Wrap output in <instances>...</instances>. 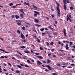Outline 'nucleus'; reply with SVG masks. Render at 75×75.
I'll use <instances>...</instances> for the list:
<instances>
[{"label":"nucleus","mask_w":75,"mask_h":75,"mask_svg":"<svg viewBox=\"0 0 75 75\" xmlns=\"http://www.w3.org/2000/svg\"><path fill=\"white\" fill-rule=\"evenodd\" d=\"M32 6L33 8H36V9H38V8H37V7L36 6H35L33 5Z\"/></svg>","instance_id":"4be33fe9"},{"label":"nucleus","mask_w":75,"mask_h":75,"mask_svg":"<svg viewBox=\"0 0 75 75\" xmlns=\"http://www.w3.org/2000/svg\"><path fill=\"white\" fill-rule=\"evenodd\" d=\"M15 17H16V16L14 15H13L11 16V18H15Z\"/></svg>","instance_id":"b1692460"},{"label":"nucleus","mask_w":75,"mask_h":75,"mask_svg":"<svg viewBox=\"0 0 75 75\" xmlns=\"http://www.w3.org/2000/svg\"><path fill=\"white\" fill-rule=\"evenodd\" d=\"M15 17H16V19H18V18H20V16L18 15H16Z\"/></svg>","instance_id":"dca6fc26"},{"label":"nucleus","mask_w":75,"mask_h":75,"mask_svg":"<svg viewBox=\"0 0 75 75\" xmlns=\"http://www.w3.org/2000/svg\"><path fill=\"white\" fill-rule=\"evenodd\" d=\"M36 26H37V27H41V25L38 24H36Z\"/></svg>","instance_id":"72a5a7b5"},{"label":"nucleus","mask_w":75,"mask_h":75,"mask_svg":"<svg viewBox=\"0 0 75 75\" xmlns=\"http://www.w3.org/2000/svg\"><path fill=\"white\" fill-rule=\"evenodd\" d=\"M16 32L18 33H19V34H20V31L18 30H17Z\"/></svg>","instance_id":"7c9ffc66"},{"label":"nucleus","mask_w":75,"mask_h":75,"mask_svg":"<svg viewBox=\"0 0 75 75\" xmlns=\"http://www.w3.org/2000/svg\"><path fill=\"white\" fill-rule=\"evenodd\" d=\"M63 33L64 34V36H66V30H65V29H64L63 30Z\"/></svg>","instance_id":"f3484780"},{"label":"nucleus","mask_w":75,"mask_h":75,"mask_svg":"<svg viewBox=\"0 0 75 75\" xmlns=\"http://www.w3.org/2000/svg\"><path fill=\"white\" fill-rule=\"evenodd\" d=\"M52 54H48V55L49 57H50V55H52Z\"/></svg>","instance_id":"3c124183"},{"label":"nucleus","mask_w":75,"mask_h":75,"mask_svg":"<svg viewBox=\"0 0 75 75\" xmlns=\"http://www.w3.org/2000/svg\"><path fill=\"white\" fill-rule=\"evenodd\" d=\"M56 4L57 5V6H59V3H58V2H56Z\"/></svg>","instance_id":"de8ad7c7"},{"label":"nucleus","mask_w":75,"mask_h":75,"mask_svg":"<svg viewBox=\"0 0 75 75\" xmlns=\"http://www.w3.org/2000/svg\"><path fill=\"white\" fill-rule=\"evenodd\" d=\"M42 35H45L46 34L45 33H42Z\"/></svg>","instance_id":"052dcab7"},{"label":"nucleus","mask_w":75,"mask_h":75,"mask_svg":"<svg viewBox=\"0 0 75 75\" xmlns=\"http://www.w3.org/2000/svg\"><path fill=\"white\" fill-rule=\"evenodd\" d=\"M12 41L13 42H16V41H16V40H13Z\"/></svg>","instance_id":"338daca9"},{"label":"nucleus","mask_w":75,"mask_h":75,"mask_svg":"<svg viewBox=\"0 0 75 75\" xmlns=\"http://www.w3.org/2000/svg\"><path fill=\"white\" fill-rule=\"evenodd\" d=\"M16 24L17 25H21V23H17Z\"/></svg>","instance_id":"bb28decb"},{"label":"nucleus","mask_w":75,"mask_h":75,"mask_svg":"<svg viewBox=\"0 0 75 75\" xmlns=\"http://www.w3.org/2000/svg\"><path fill=\"white\" fill-rule=\"evenodd\" d=\"M25 23L26 24H28V25H30V23L27 22H25Z\"/></svg>","instance_id":"13d9d810"},{"label":"nucleus","mask_w":75,"mask_h":75,"mask_svg":"<svg viewBox=\"0 0 75 75\" xmlns=\"http://www.w3.org/2000/svg\"><path fill=\"white\" fill-rule=\"evenodd\" d=\"M24 52L25 53H26V54H29V53H30V52L28 51H25Z\"/></svg>","instance_id":"412c9836"},{"label":"nucleus","mask_w":75,"mask_h":75,"mask_svg":"<svg viewBox=\"0 0 75 75\" xmlns=\"http://www.w3.org/2000/svg\"><path fill=\"white\" fill-rule=\"evenodd\" d=\"M45 66L48 68V69H49L50 71H51V67L50 66L47 65H45Z\"/></svg>","instance_id":"0eeeda50"},{"label":"nucleus","mask_w":75,"mask_h":75,"mask_svg":"<svg viewBox=\"0 0 75 75\" xmlns=\"http://www.w3.org/2000/svg\"><path fill=\"white\" fill-rule=\"evenodd\" d=\"M20 48H22V49H24L25 48H26V47H25L24 46H21L20 47Z\"/></svg>","instance_id":"aec40b11"},{"label":"nucleus","mask_w":75,"mask_h":75,"mask_svg":"<svg viewBox=\"0 0 75 75\" xmlns=\"http://www.w3.org/2000/svg\"><path fill=\"white\" fill-rule=\"evenodd\" d=\"M70 10H73V6H71L70 8Z\"/></svg>","instance_id":"ea45409f"},{"label":"nucleus","mask_w":75,"mask_h":75,"mask_svg":"<svg viewBox=\"0 0 75 75\" xmlns=\"http://www.w3.org/2000/svg\"><path fill=\"white\" fill-rule=\"evenodd\" d=\"M57 66H61V64H60L59 63H57Z\"/></svg>","instance_id":"a18cd8bd"},{"label":"nucleus","mask_w":75,"mask_h":75,"mask_svg":"<svg viewBox=\"0 0 75 75\" xmlns=\"http://www.w3.org/2000/svg\"><path fill=\"white\" fill-rule=\"evenodd\" d=\"M22 41L23 42H26V41L25 40H22Z\"/></svg>","instance_id":"4c0bfd02"},{"label":"nucleus","mask_w":75,"mask_h":75,"mask_svg":"<svg viewBox=\"0 0 75 75\" xmlns=\"http://www.w3.org/2000/svg\"><path fill=\"white\" fill-rule=\"evenodd\" d=\"M16 6H14L12 7V8H16Z\"/></svg>","instance_id":"603ef678"},{"label":"nucleus","mask_w":75,"mask_h":75,"mask_svg":"<svg viewBox=\"0 0 75 75\" xmlns=\"http://www.w3.org/2000/svg\"><path fill=\"white\" fill-rule=\"evenodd\" d=\"M19 11L21 12L22 13H24V11L23 10V9H19Z\"/></svg>","instance_id":"2eb2a0df"},{"label":"nucleus","mask_w":75,"mask_h":75,"mask_svg":"<svg viewBox=\"0 0 75 75\" xmlns=\"http://www.w3.org/2000/svg\"><path fill=\"white\" fill-rule=\"evenodd\" d=\"M69 17H67V21H68V20L69 19Z\"/></svg>","instance_id":"a19ab883"},{"label":"nucleus","mask_w":75,"mask_h":75,"mask_svg":"<svg viewBox=\"0 0 75 75\" xmlns=\"http://www.w3.org/2000/svg\"><path fill=\"white\" fill-rule=\"evenodd\" d=\"M34 13H35L34 14V17H36L37 16V14H38L39 15L40 14V13L38 12H37L36 11H34Z\"/></svg>","instance_id":"7ed1b4c3"},{"label":"nucleus","mask_w":75,"mask_h":75,"mask_svg":"<svg viewBox=\"0 0 75 75\" xmlns=\"http://www.w3.org/2000/svg\"><path fill=\"white\" fill-rule=\"evenodd\" d=\"M37 57L39 59H43V57L40 56H38Z\"/></svg>","instance_id":"f8f14e48"},{"label":"nucleus","mask_w":75,"mask_h":75,"mask_svg":"<svg viewBox=\"0 0 75 75\" xmlns=\"http://www.w3.org/2000/svg\"><path fill=\"white\" fill-rule=\"evenodd\" d=\"M8 65H10V66H12V65H11V64H10V63H8Z\"/></svg>","instance_id":"864d4df0"},{"label":"nucleus","mask_w":75,"mask_h":75,"mask_svg":"<svg viewBox=\"0 0 75 75\" xmlns=\"http://www.w3.org/2000/svg\"><path fill=\"white\" fill-rule=\"evenodd\" d=\"M59 51H61V52H62L63 51H64L62 50H59Z\"/></svg>","instance_id":"774afa93"},{"label":"nucleus","mask_w":75,"mask_h":75,"mask_svg":"<svg viewBox=\"0 0 75 75\" xmlns=\"http://www.w3.org/2000/svg\"><path fill=\"white\" fill-rule=\"evenodd\" d=\"M16 73H17V74H19V73L20 72V71L18 70H16Z\"/></svg>","instance_id":"a878e982"},{"label":"nucleus","mask_w":75,"mask_h":75,"mask_svg":"<svg viewBox=\"0 0 75 75\" xmlns=\"http://www.w3.org/2000/svg\"><path fill=\"white\" fill-rule=\"evenodd\" d=\"M35 55H40V54H39V53H37V52H36L35 53Z\"/></svg>","instance_id":"37998d69"},{"label":"nucleus","mask_w":75,"mask_h":75,"mask_svg":"<svg viewBox=\"0 0 75 75\" xmlns=\"http://www.w3.org/2000/svg\"><path fill=\"white\" fill-rule=\"evenodd\" d=\"M46 43L47 44V45H48V46L50 45H49V44H50V43L48 42H46Z\"/></svg>","instance_id":"e433bc0d"},{"label":"nucleus","mask_w":75,"mask_h":75,"mask_svg":"<svg viewBox=\"0 0 75 75\" xmlns=\"http://www.w3.org/2000/svg\"><path fill=\"white\" fill-rule=\"evenodd\" d=\"M30 51L32 53H33V54H34V52H33V50H30Z\"/></svg>","instance_id":"e2e57ef3"},{"label":"nucleus","mask_w":75,"mask_h":75,"mask_svg":"<svg viewBox=\"0 0 75 75\" xmlns=\"http://www.w3.org/2000/svg\"><path fill=\"white\" fill-rule=\"evenodd\" d=\"M52 75H57V74L55 73H53L52 74Z\"/></svg>","instance_id":"49530a36"},{"label":"nucleus","mask_w":75,"mask_h":75,"mask_svg":"<svg viewBox=\"0 0 75 75\" xmlns=\"http://www.w3.org/2000/svg\"><path fill=\"white\" fill-rule=\"evenodd\" d=\"M17 53H18V54H20V55H22V54H21V53L20 52H19L18 51H17Z\"/></svg>","instance_id":"c756f323"},{"label":"nucleus","mask_w":75,"mask_h":75,"mask_svg":"<svg viewBox=\"0 0 75 75\" xmlns=\"http://www.w3.org/2000/svg\"><path fill=\"white\" fill-rule=\"evenodd\" d=\"M27 62H28V63H29V64H30V60H29L28 59L27 60Z\"/></svg>","instance_id":"c03bdc74"},{"label":"nucleus","mask_w":75,"mask_h":75,"mask_svg":"<svg viewBox=\"0 0 75 75\" xmlns=\"http://www.w3.org/2000/svg\"><path fill=\"white\" fill-rule=\"evenodd\" d=\"M68 44H66L65 46L66 50H68V49L69 48V47H68Z\"/></svg>","instance_id":"9d476101"},{"label":"nucleus","mask_w":75,"mask_h":75,"mask_svg":"<svg viewBox=\"0 0 75 75\" xmlns=\"http://www.w3.org/2000/svg\"><path fill=\"white\" fill-rule=\"evenodd\" d=\"M17 67H18V68H20V69H21L22 67L20 65H18Z\"/></svg>","instance_id":"393cba45"},{"label":"nucleus","mask_w":75,"mask_h":75,"mask_svg":"<svg viewBox=\"0 0 75 75\" xmlns=\"http://www.w3.org/2000/svg\"><path fill=\"white\" fill-rule=\"evenodd\" d=\"M4 56H1V57H0V58H4Z\"/></svg>","instance_id":"8fccbe9b"},{"label":"nucleus","mask_w":75,"mask_h":75,"mask_svg":"<svg viewBox=\"0 0 75 75\" xmlns=\"http://www.w3.org/2000/svg\"><path fill=\"white\" fill-rule=\"evenodd\" d=\"M24 4H25V5H27L29 7V6H30V5L29 4V3H27L26 2H24Z\"/></svg>","instance_id":"ddd939ff"},{"label":"nucleus","mask_w":75,"mask_h":75,"mask_svg":"<svg viewBox=\"0 0 75 75\" xmlns=\"http://www.w3.org/2000/svg\"><path fill=\"white\" fill-rule=\"evenodd\" d=\"M47 64H49V63H50V62H51V61L50 59H47Z\"/></svg>","instance_id":"6ab92c4d"},{"label":"nucleus","mask_w":75,"mask_h":75,"mask_svg":"<svg viewBox=\"0 0 75 75\" xmlns=\"http://www.w3.org/2000/svg\"><path fill=\"white\" fill-rule=\"evenodd\" d=\"M66 42H67V44H69V41H66Z\"/></svg>","instance_id":"6e6d98bb"},{"label":"nucleus","mask_w":75,"mask_h":75,"mask_svg":"<svg viewBox=\"0 0 75 75\" xmlns=\"http://www.w3.org/2000/svg\"><path fill=\"white\" fill-rule=\"evenodd\" d=\"M24 67H26V68H29V66H28L27 65H25Z\"/></svg>","instance_id":"c85d7f7f"},{"label":"nucleus","mask_w":75,"mask_h":75,"mask_svg":"<svg viewBox=\"0 0 75 75\" xmlns=\"http://www.w3.org/2000/svg\"><path fill=\"white\" fill-rule=\"evenodd\" d=\"M62 67H63V68H65V67H66V66H62Z\"/></svg>","instance_id":"0e129e2a"},{"label":"nucleus","mask_w":75,"mask_h":75,"mask_svg":"<svg viewBox=\"0 0 75 75\" xmlns=\"http://www.w3.org/2000/svg\"><path fill=\"white\" fill-rule=\"evenodd\" d=\"M67 68H72V67L69 66L67 67Z\"/></svg>","instance_id":"69168bd1"},{"label":"nucleus","mask_w":75,"mask_h":75,"mask_svg":"<svg viewBox=\"0 0 75 75\" xmlns=\"http://www.w3.org/2000/svg\"><path fill=\"white\" fill-rule=\"evenodd\" d=\"M44 29H45L44 28H41L40 29V30L41 31H44Z\"/></svg>","instance_id":"5701e85b"},{"label":"nucleus","mask_w":75,"mask_h":75,"mask_svg":"<svg viewBox=\"0 0 75 75\" xmlns=\"http://www.w3.org/2000/svg\"><path fill=\"white\" fill-rule=\"evenodd\" d=\"M21 38L22 39H23V40H24V39H25V36H24V35L22 33H21Z\"/></svg>","instance_id":"423d86ee"},{"label":"nucleus","mask_w":75,"mask_h":75,"mask_svg":"<svg viewBox=\"0 0 75 75\" xmlns=\"http://www.w3.org/2000/svg\"><path fill=\"white\" fill-rule=\"evenodd\" d=\"M34 38H35L36 39L37 41L38 42H41V41H40V39L38 38H36L37 37H36V36H34Z\"/></svg>","instance_id":"39448f33"},{"label":"nucleus","mask_w":75,"mask_h":75,"mask_svg":"<svg viewBox=\"0 0 75 75\" xmlns=\"http://www.w3.org/2000/svg\"><path fill=\"white\" fill-rule=\"evenodd\" d=\"M69 45L70 46H71V45H72V42H69Z\"/></svg>","instance_id":"f704fd0d"},{"label":"nucleus","mask_w":75,"mask_h":75,"mask_svg":"<svg viewBox=\"0 0 75 75\" xmlns=\"http://www.w3.org/2000/svg\"><path fill=\"white\" fill-rule=\"evenodd\" d=\"M54 42H51L50 43V45H53L54 44Z\"/></svg>","instance_id":"cd10ccee"},{"label":"nucleus","mask_w":75,"mask_h":75,"mask_svg":"<svg viewBox=\"0 0 75 75\" xmlns=\"http://www.w3.org/2000/svg\"><path fill=\"white\" fill-rule=\"evenodd\" d=\"M57 11H57V16L58 17H60V10H59V8L58 6H57Z\"/></svg>","instance_id":"f257e3e1"},{"label":"nucleus","mask_w":75,"mask_h":75,"mask_svg":"<svg viewBox=\"0 0 75 75\" xmlns=\"http://www.w3.org/2000/svg\"><path fill=\"white\" fill-rule=\"evenodd\" d=\"M31 61L32 62H34V60L33 59H31Z\"/></svg>","instance_id":"09e8293b"},{"label":"nucleus","mask_w":75,"mask_h":75,"mask_svg":"<svg viewBox=\"0 0 75 75\" xmlns=\"http://www.w3.org/2000/svg\"><path fill=\"white\" fill-rule=\"evenodd\" d=\"M63 2L64 3L63 6L64 8V10H67V6H66V5L65 4H67V2H66V0H63Z\"/></svg>","instance_id":"f03ea898"},{"label":"nucleus","mask_w":75,"mask_h":75,"mask_svg":"<svg viewBox=\"0 0 75 75\" xmlns=\"http://www.w3.org/2000/svg\"><path fill=\"white\" fill-rule=\"evenodd\" d=\"M1 68H0V72H3V71H1Z\"/></svg>","instance_id":"680f3d73"},{"label":"nucleus","mask_w":75,"mask_h":75,"mask_svg":"<svg viewBox=\"0 0 75 75\" xmlns=\"http://www.w3.org/2000/svg\"><path fill=\"white\" fill-rule=\"evenodd\" d=\"M53 34L54 35H57V34H58L57 33L54 32V33H53Z\"/></svg>","instance_id":"2f4dec72"},{"label":"nucleus","mask_w":75,"mask_h":75,"mask_svg":"<svg viewBox=\"0 0 75 75\" xmlns=\"http://www.w3.org/2000/svg\"><path fill=\"white\" fill-rule=\"evenodd\" d=\"M37 62V64H38V65H41L40 64H42V63H41V62H40V61H38Z\"/></svg>","instance_id":"1a4fd4ad"},{"label":"nucleus","mask_w":75,"mask_h":75,"mask_svg":"<svg viewBox=\"0 0 75 75\" xmlns=\"http://www.w3.org/2000/svg\"><path fill=\"white\" fill-rule=\"evenodd\" d=\"M69 18H71V15L70 14H69Z\"/></svg>","instance_id":"5fc2aeb1"},{"label":"nucleus","mask_w":75,"mask_h":75,"mask_svg":"<svg viewBox=\"0 0 75 75\" xmlns=\"http://www.w3.org/2000/svg\"><path fill=\"white\" fill-rule=\"evenodd\" d=\"M54 49H52L51 50V51L52 52H54Z\"/></svg>","instance_id":"bf43d9fd"},{"label":"nucleus","mask_w":75,"mask_h":75,"mask_svg":"<svg viewBox=\"0 0 75 75\" xmlns=\"http://www.w3.org/2000/svg\"><path fill=\"white\" fill-rule=\"evenodd\" d=\"M12 59H16V58H14V57H12Z\"/></svg>","instance_id":"4d7b16f0"},{"label":"nucleus","mask_w":75,"mask_h":75,"mask_svg":"<svg viewBox=\"0 0 75 75\" xmlns=\"http://www.w3.org/2000/svg\"><path fill=\"white\" fill-rule=\"evenodd\" d=\"M22 30H25V27L23 26L22 27Z\"/></svg>","instance_id":"58836bf2"},{"label":"nucleus","mask_w":75,"mask_h":75,"mask_svg":"<svg viewBox=\"0 0 75 75\" xmlns=\"http://www.w3.org/2000/svg\"><path fill=\"white\" fill-rule=\"evenodd\" d=\"M34 21L35 23H38V22H39V20L37 19H34Z\"/></svg>","instance_id":"a211bd4d"},{"label":"nucleus","mask_w":75,"mask_h":75,"mask_svg":"<svg viewBox=\"0 0 75 75\" xmlns=\"http://www.w3.org/2000/svg\"><path fill=\"white\" fill-rule=\"evenodd\" d=\"M13 4L12 3H11L9 4L10 6H13Z\"/></svg>","instance_id":"473e14b6"},{"label":"nucleus","mask_w":75,"mask_h":75,"mask_svg":"<svg viewBox=\"0 0 75 75\" xmlns=\"http://www.w3.org/2000/svg\"><path fill=\"white\" fill-rule=\"evenodd\" d=\"M20 16L21 18H24V15H23V14L22 13H21L20 15Z\"/></svg>","instance_id":"4468645a"},{"label":"nucleus","mask_w":75,"mask_h":75,"mask_svg":"<svg viewBox=\"0 0 75 75\" xmlns=\"http://www.w3.org/2000/svg\"><path fill=\"white\" fill-rule=\"evenodd\" d=\"M17 23H22V21L21 20H17L16 21Z\"/></svg>","instance_id":"9b49d317"},{"label":"nucleus","mask_w":75,"mask_h":75,"mask_svg":"<svg viewBox=\"0 0 75 75\" xmlns=\"http://www.w3.org/2000/svg\"><path fill=\"white\" fill-rule=\"evenodd\" d=\"M52 26V25H50L48 26V28H50V29H51L52 31H54L55 29H54V28H52L51 27Z\"/></svg>","instance_id":"20e7f679"},{"label":"nucleus","mask_w":75,"mask_h":75,"mask_svg":"<svg viewBox=\"0 0 75 75\" xmlns=\"http://www.w3.org/2000/svg\"><path fill=\"white\" fill-rule=\"evenodd\" d=\"M40 50H42V51H43V50H44V49H43V48L41 47H40Z\"/></svg>","instance_id":"c9c22d12"},{"label":"nucleus","mask_w":75,"mask_h":75,"mask_svg":"<svg viewBox=\"0 0 75 75\" xmlns=\"http://www.w3.org/2000/svg\"><path fill=\"white\" fill-rule=\"evenodd\" d=\"M0 51H3V52H4L5 53H7V54H9V52H6V51L1 49H0Z\"/></svg>","instance_id":"6e6552de"},{"label":"nucleus","mask_w":75,"mask_h":75,"mask_svg":"<svg viewBox=\"0 0 75 75\" xmlns=\"http://www.w3.org/2000/svg\"><path fill=\"white\" fill-rule=\"evenodd\" d=\"M51 16H52V18H54V17L55 16V15H54V14L52 15H51Z\"/></svg>","instance_id":"79ce46f5"}]
</instances>
